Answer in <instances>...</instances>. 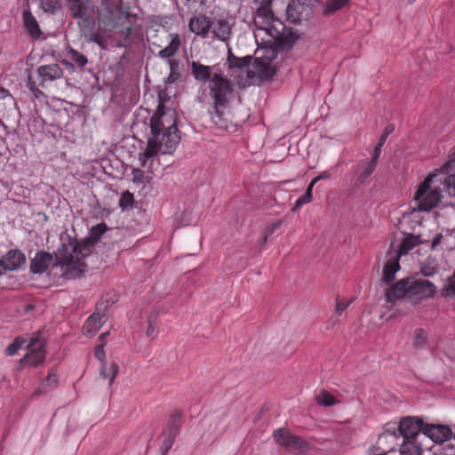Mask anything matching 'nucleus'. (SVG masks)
Returning <instances> with one entry per match:
<instances>
[{"label":"nucleus","mask_w":455,"mask_h":455,"mask_svg":"<svg viewBox=\"0 0 455 455\" xmlns=\"http://www.w3.org/2000/svg\"><path fill=\"white\" fill-rule=\"evenodd\" d=\"M211 29L214 35V37L221 41H227L229 38V35L231 33V28L228 22L223 20L212 22Z\"/></svg>","instance_id":"nucleus-22"},{"label":"nucleus","mask_w":455,"mask_h":455,"mask_svg":"<svg viewBox=\"0 0 455 455\" xmlns=\"http://www.w3.org/2000/svg\"><path fill=\"white\" fill-rule=\"evenodd\" d=\"M26 263L25 254L19 249L10 250L1 259L0 267L4 270L13 271Z\"/></svg>","instance_id":"nucleus-15"},{"label":"nucleus","mask_w":455,"mask_h":455,"mask_svg":"<svg viewBox=\"0 0 455 455\" xmlns=\"http://www.w3.org/2000/svg\"><path fill=\"white\" fill-rule=\"evenodd\" d=\"M93 244L94 242L90 239H85L82 243L77 240H70L68 243H62L55 252L54 262L49 252L39 251L30 261V272L35 275H42L50 266L52 269L60 267V277L76 278L85 272L86 264L84 259L92 254Z\"/></svg>","instance_id":"nucleus-1"},{"label":"nucleus","mask_w":455,"mask_h":455,"mask_svg":"<svg viewBox=\"0 0 455 455\" xmlns=\"http://www.w3.org/2000/svg\"><path fill=\"white\" fill-rule=\"evenodd\" d=\"M104 232V228L102 225H98L92 229V233L99 237Z\"/></svg>","instance_id":"nucleus-53"},{"label":"nucleus","mask_w":455,"mask_h":455,"mask_svg":"<svg viewBox=\"0 0 455 455\" xmlns=\"http://www.w3.org/2000/svg\"><path fill=\"white\" fill-rule=\"evenodd\" d=\"M163 437H164V439L162 442V445L160 447V451L162 452V455H166L168 453V451L171 450V448L172 447L176 436L167 434L165 432H163Z\"/></svg>","instance_id":"nucleus-38"},{"label":"nucleus","mask_w":455,"mask_h":455,"mask_svg":"<svg viewBox=\"0 0 455 455\" xmlns=\"http://www.w3.org/2000/svg\"><path fill=\"white\" fill-rule=\"evenodd\" d=\"M96 20L100 29L114 34L120 47H127L133 42L131 15L124 11L121 3L103 1L101 9H96Z\"/></svg>","instance_id":"nucleus-3"},{"label":"nucleus","mask_w":455,"mask_h":455,"mask_svg":"<svg viewBox=\"0 0 455 455\" xmlns=\"http://www.w3.org/2000/svg\"><path fill=\"white\" fill-rule=\"evenodd\" d=\"M453 50L452 46L450 45V51L451 52Z\"/></svg>","instance_id":"nucleus-59"},{"label":"nucleus","mask_w":455,"mask_h":455,"mask_svg":"<svg viewBox=\"0 0 455 455\" xmlns=\"http://www.w3.org/2000/svg\"><path fill=\"white\" fill-rule=\"evenodd\" d=\"M108 335V332H105V333H102L100 336V339L104 343L105 342V339L106 337Z\"/></svg>","instance_id":"nucleus-56"},{"label":"nucleus","mask_w":455,"mask_h":455,"mask_svg":"<svg viewBox=\"0 0 455 455\" xmlns=\"http://www.w3.org/2000/svg\"><path fill=\"white\" fill-rule=\"evenodd\" d=\"M156 317L157 314H151L148 316V326L147 330V336L152 337L156 329Z\"/></svg>","instance_id":"nucleus-44"},{"label":"nucleus","mask_w":455,"mask_h":455,"mask_svg":"<svg viewBox=\"0 0 455 455\" xmlns=\"http://www.w3.org/2000/svg\"><path fill=\"white\" fill-rule=\"evenodd\" d=\"M45 358L44 342L39 337H34L28 345V353L20 360L21 366H37Z\"/></svg>","instance_id":"nucleus-11"},{"label":"nucleus","mask_w":455,"mask_h":455,"mask_svg":"<svg viewBox=\"0 0 455 455\" xmlns=\"http://www.w3.org/2000/svg\"><path fill=\"white\" fill-rule=\"evenodd\" d=\"M350 0H327L324 5L323 14L329 15L346 6Z\"/></svg>","instance_id":"nucleus-30"},{"label":"nucleus","mask_w":455,"mask_h":455,"mask_svg":"<svg viewBox=\"0 0 455 455\" xmlns=\"http://www.w3.org/2000/svg\"><path fill=\"white\" fill-rule=\"evenodd\" d=\"M134 202V197L132 193L129 191H126L121 195L120 200H119V206L122 208V210H126L132 206Z\"/></svg>","instance_id":"nucleus-40"},{"label":"nucleus","mask_w":455,"mask_h":455,"mask_svg":"<svg viewBox=\"0 0 455 455\" xmlns=\"http://www.w3.org/2000/svg\"><path fill=\"white\" fill-rule=\"evenodd\" d=\"M393 131H394V126L393 125H388V126L386 127L385 132L380 136L378 144L375 146V148L373 149V152H372L373 158H379V156H380L381 150H382V147L385 144L388 135Z\"/></svg>","instance_id":"nucleus-33"},{"label":"nucleus","mask_w":455,"mask_h":455,"mask_svg":"<svg viewBox=\"0 0 455 455\" xmlns=\"http://www.w3.org/2000/svg\"><path fill=\"white\" fill-rule=\"evenodd\" d=\"M70 16L77 20L81 31L92 33L96 26V5L92 0H66Z\"/></svg>","instance_id":"nucleus-8"},{"label":"nucleus","mask_w":455,"mask_h":455,"mask_svg":"<svg viewBox=\"0 0 455 455\" xmlns=\"http://www.w3.org/2000/svg\"><path fill=\"white\" fill-rule=\"evenodd\" d=\"M379 158H373L367 162L363 169V171L358 174L356 179L357 184H363L365 180L373 173L377 167Z\"/></svg>","instance_id":"nucleus-27"},{"label":"nucleus","mask_w":455,"mask_h":455,"mask_svg":"<svg viewBox=\"0 0 455 455\" xmlns=\"http://www.w3.org/2000/svg\"><path fill=\"white\" fill-rule=\"evenodd\" d=\"M108 304V301L101 302L97 305L96 312L87 318L83 325V331L85 335L93 336L100 330V328L107 322L108 315L106 309Z\"/></svg>","instance_id":"nucleus-13"},{"label":"nucleus","mask_w":455,"mask_h":455,"mask_svg":"<svg viewBox=\"0 0 455 455\" xmlns=\"http://www.w3.org/2000/svg\"><path fill=\"white\" fill-rule=\"evenodd\" d=\"M148 41L152 46L159 48L158 55L162 58H171L176 54L180 46V37L178 34H172L165 29L156 30Z\"/></svg>","instance_id":"nucleus-10"},{"label":"nucleus","mask_w":455,"mask_h":455,"mask_svg":"<svg viewBox=\"0 0 455 455\" xmlns=\"http://www.w3.org/2000/svg\"><path fill=\"white\" fill-rule=\"evenodd\" d=\"M438 174L430 173L418 186L414 195L416 208L421 212H428L435 208L442 198V191L438 185V181L442 183V180H437Z\"/></svg>","instance_id":"nucleus-6"},{"label":"nucleus","mask_w":455,"mask_h":455,"mask_svg":"<svg viewBox=\"0 0 455 455\" xmlns=\"http://www.w3.org/2000/svg\"><path fill=\"white\" fill-rule=\"evenodd\" d=\"M282 222L281 221H277L275 223H273L270 227H268L266 230V235L264 237V242L267 241V236L268 235H271L277 228H279V227L281 226Z\"/></svg>","instance_id":"nucleus-49"},{"label":"nucleus","mask_w":455,"mask_h":455,"mask_svg":"<svg viewBox=\"0 0 455 455\" xmlns=\"http://www.w3.org/2000/svg\"><path fill=\"white\" fill-rule=\"evenodd\" d=\"M436 287L433 283L425 279L405 278L396 282L386 292L388 302H394L405 298L412 304H418L422 299L435 295Z\"/></svg>","instance_id":"nucleus-4"},{"label":"nucleus","mask_w":455,"mask_h":455,"mask_svg":"<svg viewBox=\"0 0 455 455\" xmlns=\"http://www.w3.org/2000/svg\"><path fill=\"white\" fill-rule=\"evenodd\" d=\"M251 56L248 55L243 58H239L234 55L231 49H228L227 62L230 69L246 68L251 64Z\"/></svg>","instance_id":"nucleus-25"},{"label":"nucleus","mask_w":455,"mask_h":455,"mask_svg":"<svg viewBox=\"0 0 455 455\" xmlns=\"http://www.w3.org/2000/svg\"><path fill=\"white\" fill-rule=\"evenodd\" d=\"M423 243H425V241L421 240L419 235H408L403 239L396 255L400 257L403 254H407L414 247Z\"/></svg>","instance_id":"nucleus-23"},{"label":"nucleus","mask_w":455,"mask_h":455,"mask_svg":"<svg viewBox=\"0 0 455 455\" xmlns=\"http://www.w3.org/2000/svg\"><path fill=\"white\" fill-rule=\"evenodd\" d=\"M273 435L275 442L288 450L303 451L307 449V443L300 437L292 435L286 428H278L274 431Z\"/></svg>","instance_id":"nucleus-12"},{"label":"nucleus","mask_w":455,"mask_h":455,"mask_svg":"<svg viewBox=\"0 0 455 455\" xmlns=\"http://www.w3.org/2000/svg\"><path fill=\"white\" fill-rule=\"evenodd\" d=\"M26 340L22 337H17L15 339L6 347L5 354L7 355H14L25 344Z\"/></svg>","instance_id":"nucleus-36"},{"label":"nucleus","mask_w":455,"mask_h":455,"mask_svg":"<svg viewBox=\"0 0 455 455\" xmlns=\"http://www.w3.org/2000/svg\"><path fill=\"white\" fill-rule=\"evenodd\" d=\"M169 131H158V134L151 132V136L148 140L145 150L139 155L140 166L147 168L148 172H152V165L158 153L172 154L180 140H178L172 148L169 146Z\"/></svg>","instance_id":"nucleus-7"},{"label":"nucleus","mask_w":455,"mask_h":455,"mask_svg":"<svg viewBox=\"0 0 455 455\" xmlns=\"http://www.w3.org/2000/svg\"><path fill=\"white\" fill-rule=\"evenodd\" d=\"M400 269L399 256L389 259L383 267L382 281L390 283L395 280V273Z\"/></svg>","instance_id":"nucleus-21"},{"label":"nucleus","mask_w":455,"mask_h":455,"mask_svg":"<svg viewBox=\"0 0 455 455\" xmlns=\"http://www.w3.org/2000/svg\"><path fill=\"white\" fill-rule=\"evenodd\" d=\"M349 306V302L344 301V300H337L336 301V307H335V314L337 315H340Z\"/></svg>","instance_id":"nucleus-46"},{"label":"nucleus","mask_w":455,"mask_h":455,"mask_svg":"<svg viewBox=\"0 0 455 455\" xmlns=\"http://www.w3.org/2000/svg\"><path fill=\"white\" fill-rule=\"evenodd\" d=\"M22 17L24 27L28 35L35 39L39 38L42 35V31L36 19L31 13L29 8L23 11Z\"/></svg>","instance_id":"nucleus-20"},{"label":"nucleus","mask_w":455,"mask_h":455,"mask_svg":"<svg viewBox=\"0 0 455 455\" xmlns=\"http://www.w3.org/2000/svg\"><path fill=\"white\" fill-rule=\"evenodd\" d=\"M275 74L268 60L256 58L252 64V69L249 70V75L257 76L261 79L271 78Z\"/></svg>","instance_id":"nucleus-18"},{"label":"nucleus","mask_w":455,"mask_h":455,"mask_svg":"<svg viewBox=\"0 0 455 455\" xmlns=\"http://www.w3.org/2000/svg\"><path fill=\"white\" fill-rule=\"evenodd\" d=\"M331 177V172L329 170H326V171L322 172L315 178H314V180H315V182H318L319 180H328Z\"/></svg>","instance_id":"nucleus-51"},{"label":"nucleus","mask_w":455,"mask_h":455,"mask_svg":"<svg viewBox=\"0 0 455 455\" xmlns=\"http://www.w3.org/2000/svg\"><path fill=\"white\" fill-rule=\"evenodd\" d=\"M92 40H93V42L97 43L98 44H100V39L99 36H95Z\"/></svg>","instance_id":"nucleus-57"},{"label":"nucleus","mask_w":455,"mask_h":455,"mask_svg":"<svg viewBox=\"0 0 455 455\" xmlns=\"http://www.w3.org/2000/svg\"><path fill=\"white\" fill-rule=\"evenodd\" d=\"M313 196L309 194V192H306L304 196H300L297 199L292 211L295 212L297 209L300 208L302 205L307 204L312 201Z\"/></svg>","instance_id":"nucleus-43"},{"label":"nucleus","mask_w":455,"mask_h":455,"mask_svg":"<svg viewBox=\"0 0 455 455\" xmlns=\"http://www.w3.org/2000/svg\"><path fill=\"white\" fill-rule=\"evenodd\" d=\"M37 74L41 79V86L47 82L58 80L63 76V69L57 63L42 65L37 68Z\"/></svg>","instance_id":"nucleus-17"},{"label":"nucleus","mask_w":455,"mask_h":455,"mask_svg":"<svg viewBox=\"0 0 455 455\" xmlns=\"http://www.w3.org/2000/svg\"><path fill=\"white\" fill-rule=\"evenodd\" d=\"M420 271L425 276H433L437 272V265L435 260L427 259L422 264Z\"/></svg>","instance_id":"nucleus-37"},{"label":"nucleus","mask_w":455,"mask_h":455,"mask_svg":"<svg viewBox=\"0 0 455 455\" xmlns=\"http://www.w3.org/2000/svg\"><path fill=\"white\" fill-rule=\"evenodd\" d=\"M68 56L70 59V60L80 68L84 67L88 63L87 57L82 54L81 52H77L76 50L70 49L68 52Z\"/></svg>","instance_id":"nucleus-34"},{"label":"nucleus","mask_w":455,"mask_h":455,"mask_svg":"<svg viewBox=\"0 0 455 455\" xmlns=\"http://www.w3.org/2000/svg\"><path fill=\"white\" fill-rule=\"evenodd\" d=\"M14 100L8 90L0 88V112L4 110L7 106L12 105Z\"/></svg>","instance_id":"nucleus-35"},{"label":"nucleus","mask_w":455,"mask_h":455,"mask_svg":"<svg viewBox=\"0 0 455 455\" xmlns=\"http://www.w3.org/2000/svg\"><path fill=\"white\" fill-rule=\"evenodd\" d=\"M94 355L97 359L100 360L102 363L105 361V352H104V344L99 345L95 348Z\"/></svg>","instance_id":"nucleus-48"},{"label":"nucleus","mask_w":455,"mask_h":455,"mask_svg":"<svg viewBox=\"0 0 455 455\" xmlns=\"http://www.w3.org/2000/svg\"><path fill=\"white\" fill-rule=\"evenodd\" d=\"M423 434L431 438L435 443H443L449 440L452 432L451 428L443 425L425 424Z\"/></svg>","instance_id":"nucleus-16"},{"label":"nucleus","mask_w":455,"mask_h":455,"mask_svg":"<svg viewBox=\"0 0 455 455\" xmlns=\"http://www.w3.org/2000/svg\"><path fill=\"white\" fill-rule=\"evenodd\" d=\"M27 87L29 89V91L32 92L35 98L39 100L41 97L44 96V93L41 90L37 88L36 82L32 79L30 76L28 77Z\"/></svg>","instance_id":"nucleus-42"},{"label":"nucleus","mask_w":455,"mask_h":455,"mask_svg":"<svg viewBox=\"0 0 455 455\" xmlns=\"http://www.w3.org/2000/svg\"><path fill=\"white\" fill-rule=\"evenodd\" d=\"M427 332L421 328L414 331L412 336V346L416 349H424L427 346Z\"/></svg>","instance_id":"nucleus-28"},{"label":"nucleus","mask_w":455,"mask_h":455,"mask_svg":"<svg viewBox=\"0 0 455 455\" xmlns=\"http://www.w3.org/2000/svg\"><path fill=\"white\" fill-rule=\"evenodd\" d=\"M388 438L395 439V438H396V436H395V434H391V433H389V432L383 433V434L379 436V443H380V442H382V441H384V440H387V439H388Z\"/></svg>","instance_id":"nucleus-54"},{"label":"nucleus","mask_w":455,"mask_h":455,"mask_svg":"<svg viewBox=\"0 0 455 455\" xmlns=\"http://www.w3.org/2000/svg\"><path fill=\"white\" fill-rule=\"evenodd\" d=\"M57 382H58L57 374L53 371H51L48 373L46 379L40 383V385L35 391L34 395H39L46 392L48 387H55L57 385Z\"/></svg>","instance_id":"nucleus-29"},{"label":"nucleus","mask_w":455,"mask_h":455,"mask_svg":"<svg viewBox=\"0 0 455 455\" xmlns=\"http://www.w3.org/2000/svg\"><path fill=\"white\" fill-rule=\"evenodd\" d=\"M39 7L46 13L54 14L60 9V0H39Z\"/></svg>","instance_id":"nucleus-32"},{"label":"nucleus","mask_w":455,"mask_h":455,"mask_svg":"<svg viewBox=\"0 0 455 455\" xmlns=\"http://www.w3.org/2000/svg\"><path fill=\"white\" fill-rule=\"evenodd\" d=\"M189 65L191 74L196 81L208 82L209 94L213 100L214 110L218 116H221L234 90L231 80L224 75L219 65L208 66L197 61H192Z\"/></svg>","instance_id":"nucleus-2"},{"label":"nucleus","mask_w":455,"mask_h":455,"mask_svg":"<svg viewBox=\"0 0 455 455\" xmlns=\"http://www.w3.org/2000/svg\"><path fill=\"white\" fill-rule=\"evenodd\" d=\"M316 182H315V180L313 179L311 182L308 184L306 192H309V194L313 196V188Z\"/></svg>","instance_id":"nucleus-55"},{"label":"nucleus","mask_w":455,"mask_h":455,"mask_svg":"<svg viewBox=\"0 0 455 455\" xmlns=\"http://www.w3.org/2000/svg\"><path fill=\"white\" fill-rule=\"evenodd\" d=\"M295 5H296L295 2H294V1H291V2L288 4V6H287V14H288V16H289L290 18H291L293 20H299V17H295V16L293 15V10H295V9H296V6H295Z\"/></svg>","instance_id":"nucleus-50"},{"label":"nucleus","mask_w":455,"mask_h":455,"mask_svg":"<svg viewBox=\"0 0 455 455\" xmlns=\"http://www.w3.org/2000/svg\"><path fill=\"white\" fill-rule=\"evenodd\" d=\"M444 185L448 194L455 196V174L449 175L444 179Z\"/></svg>","instance_id":"nucleus-41"},{"label":"nucleus","mask_w":455,"mask_h":455,"mask_svg":"<svg viewBox=\"0 0 455 455\" xmlns=\"http://www.w3.org/2000/svg\"><path fill=\"white\" fill-rule=\"evenodd\" d=\"M182 424V412L175 410L170 416L168 424L164 432L177 436Z\"/></svg>","instance_id":"nucleus-24"},{"label":"nucleus","mask_w":455,"mask_h":455,"mask_svg":"<svg viewBox=\"0 0 455 455\" xmlns=\"http://www.w3.org/2000/svg\"><path fill=\"white\" fill-rule=\"evenodd\" d=\"M400 455H419V448L411 442L403 443L399 450Z\"/></svg>","instance_id":"nucleus-39"},{"label":"nucleus","mask_w":455,"mask_h":455,"mask_svg":"<svg viewBox=\"0 0 455 455\" xmlns=\"http://www.w3.org/2000/svg\"><path fill=\"white\" fill-rule=\"evenodd\" d=\"M424 421L417 417H405L400 420L398 430L406 440L414 439L419 432L423 433Z\"/></svg>","instance_id":"nucleus-14"},{"label":"nucleus","mask_w":455,"mask_h":455,"mask_svg":"<svg viewBox=\"0 0 455 455\" xmlns=\"http://www.w3.org/2000/svg\"><path fill=\"white\" fill-rule=\"evenodd\" d=\"M445 292L448 296H455V273L449 278Z\"/></svg>","instance_id":"nucleus-45"},{"label":"nucleus","mask_w":455,"mask_h":455,"mask_svg":"<svg viewBox=\"0 0 455 455\" xmlns=\"http://www.w3.org/2000/svg\"><path fill=\"white\" fill-rule=\"evenodd\" d=\"M132 180L134 182H143L144 180V172L139 168H135L132 172Z\"/></svg>","instance_id":"nucleus-47"},{"label":"nucleus","mask_w":455,"mask_h":455,"mask_svg":"<svg viewBox=\"0 0 455 455\" xmlns=\"http://www.w3.org/2000/svg\"><path fill=\"white\" fill-rule=\"evenodd\" d=\"M442 239H443V235L442 234H437L434 240L432 241L431 243V250H435L436 247L441 243L442 242Z\"/></svg>","instance_id":"nucleus-52"},{"label":"nucleus","mask_w":455,"mask_h":455,"mask_svg":"<svg viewBox=\"0 0 455 455\" xmlns=\"http://www.w3.org/2000/svg\"><path fill=\"white\" fill-rule=\"evenodd\" d=\"M188 26L191 32L204 37L211 30L212 22L208 17L200 15L192 18Z\"/></svg>","instance_id":"nucleus-19"},{"label":"nucleus","mask_w":455,"mask_h":455,"mask_svg":"<svg viewBox=\"0 0 455 455\" xmlns=\"http://www.w3.org/2000/svg\"><path fill=\"white\" fill-rule=\"evenodd\" d=\"M150 129L151 132H155L156 134H158V131H169L168 141L170 148H172L178 140H180L175 113L172 111L166 112L162 102L158 104L156 111L150 119Z\"/></svg>","instance_id":"nucleus-9"},{"label":"nucleus","mask_w":455,"mask_h":455,"mask_svg":"<svg viewBox=\"0 0 455 455\" xmlns=\"http://www.w3.org/2000/svg\"><path fill=\"white\" fill-rule=\"evenodd\" d=\"M316 403L322 406H332L339 403V401L328 391L322 390L316 396Z\"/></svg>","instance_id":"nucleus-31"},{"label":"nucleus","mask_w":455,"mask_h":455,"mask_svg":"<svg viewBox=\"0 0 455 455\" xmlns=\"http://www.w3.org/2000/svg\"><path fill=\"white\" fill-rule=\"evenodd\" d=\"M63 64H65L67 67L68 66H72V63H70L68 61H66V60L63 61Z\"/></svg>","instance_id":"nucleus-58"},{"label":"nucleus","mask_w":455,"mask_h":455,"mask_svg":"<svg viewBox=\"0 0 455 455\" xmlns=\"http://www.w3.org/2000/svg\"><path fill=\"white\" fill-rule=\"evenodd\" d=\"M119 371V366L116 363L113 362L108 364L107 362H103L100 367V375L103 379H109V385H112L116 375Z\"/></svg>","instance_id":"nucleus-26"},{"label":"nucleus","mask_w":455,"mask_h":455,"mask_svg":"<svg viewBox=\"0 0 455 455\" xmlns=\"http://www.w3.org/2000/svg\"><path fill=\"white\" fill-rule=\"evenodd\" d=\"M254 24L258 29L266 31L280 47L291 48L298 39V36L291 28H286L283 21L275 19L267 7L261 6L257 10Z\"/></svg>","instance_id":"nucleus-5"}]
</instances>
